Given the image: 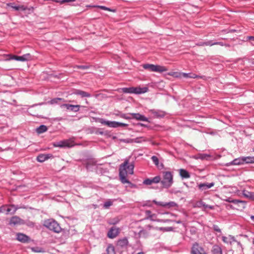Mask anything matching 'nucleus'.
Here are the masks:
<instances>
[{
  "mask_svg": "<svg viewBox=\"0 0 254 254\" xmlns=\"http://www.w3.org/2000/svg\"><path fill=\"white\" fill-rule=\"evenodd\" d=\"M133 165L132 164H129L128 160H126L123 164L120 165L119 175L122 183H130L127 177L128 175L133 174Z\"/></svg>",
  "mask_w": 254,
  "mask_h": 254,
  "instance_id": "f257e3e1",
  "label": "nucleus"
},
{
  "mask_svg": "<svg viewBox=\"0 0 254 254\" xmlns=\"http://www.w3.org/2000/svg\"><path fill=\"white\" fill-rule=\"evenodd\" d=\"M122 90L124 93H134L136 94H143L148 91L147 87H131L129 88H123Z\"/></svg>",
  "mask_w": 254,
  "mask_h": 254,
  "instance_id": "f03ea898",
  "label": "nucleus"
},
{
  "mask_svg": "<svg viewBox=\"0 0 254 254\" xmlns=\"http://www.w3.org/2000/svg\"><path fill=\"white\" fill-rule=\"evenodd\" d=\"M44 225L49 229L56 233H60L61 228L59 224L53 219H48L44 221Z\"/></svg>",
  "mask_w": 254,
  "mask_h": 254,
  "instance_id": "7ed1b4c3",
  "label": "nucleus"
},
{
  "mask_svg": "<svg viewBox=\"0 0 254 254\" xmlns=\"http://www.w3.org/2000/svg\"><path fill=\"white\" fill-rule=\"evenodd\" d=\"M164 187L168 188L173 183V175L170 172L163 173V180L161 182Z\"/></svg>",
  "mask_w": 254,
  "mask_h": 254,
  "instance_id": "20e7f679",
  "label": "nucleus"
},
{
  "mask_svg": "<svg viewBox=\"0 0 254 254\" xmlns=\"http://www.w3.org/2000/svg\"><path fill=\"white\" fill-rule=\"evenodd\" d=\"M142 66L144 69L153 72H162L168 70L165 66L153 64H144Z\"/></svg>",
  "mask_w": 254,
  "mask_h": 254,
  "instance_id": "39448f33",
  "label": "nucleus"
},
{
  "mask_svg": "<svg viewBox=\"0 0 254 254\" xmlns=\"http://www.w3.org/2000/svg\"><path fill=\"white\" fill-rule=\"evenodd\" d=\"M54 145L60 147H71L74 145V142L71 139H67L58 142Z\"/></svg>",
  "mask_w": 254,
  "mask_h": 254,
  "instance_id": "423d86ee",
  "label": "nucleus"
},
{
  "mask_svg": "<svg viewBox=\"0 0 254 254\" xmlns=\"http://www.w3.org/2000/svg\"><path fill=\"white\" fill-rule=\"evenodd\" d=\"M191 253L192 254H207L204 249L197 243H195L193 245Z\"/></svg>",
  "mask_w": 254,
  "mask_h": 254,
  "instance_id": "0eeeda50",
  "label": "nucleus"
},
{
  "mask_svg": "<svg viewBox=\"0 0 254 254\" xmlns=\"http://www.w3.org/2000/svg\"><path fill=\"white\" fill-rule=\"evenodd\" d=\"M153 202L158 206L164 207H167L168 208L171 207H174L177 205L176 203L173 201H171L169 202H163L161 201H157L155 200H153Z\"/></svg>",
  "mask_w": 254,
  "mask_h": 254,
  "instance_id": "6e6552de",
  "label": "nucleus"
},
{
  "mask_svg": "<svg viewBox=\"0 0 254 254\" xmlns=\"http://www.w3.org/2000/svg\"><path fill=\"white\" fill-rule=\"evenodd\" d=\"M120 233V229L116 227H112L108 232L107 236L111 239L116 238Z\"/></svg>",
  "mask_w": 254,
  "mask_h": 254,
  "instance_id": "1a4fd4ad",
  "label": "nucleus"
},
{
  "mask_svg": "<svg viewBox=\"0 0 254 254\" xmlns=\"http://www.w3.org/2000/svg\"><path fill=\"white\" fill-rule=\"evenodd\" d=\"M161 181V177L157 176L152 179H146L144 180L143 184L146 185H150L153 183L157 184Z\"/></svg>",
  "mask_w": 254,
  "mask_h": 254,
  "instance_id": "9d476101",
  "label": "nucleus"
},
{
  "mask_svg": "<svg viewBox=\"0 0 254 254\" xmlns=\"http://www.w3.org/2000/svg\"><path fill=\"white\" fill-rule=\"evenodd\" d=\"M62 108H65L68 110L74 111V112H78L79 110L80 106L79 105H73L68 104H64L61 106Z\"/></svg>",
  "mask_w": 254,
  "mask_h": 254,
  "instance_id": "9b49d317",
  "label": "nucleus"
},
{
  "mask_svg": "<svg viewBox=\"0 0 254 254\" xmlns=\"http://www.w3.org/2000/svg\"><path fill=\"white\" fill-rule=\"evenodd\" d=\"M16 239L22 243H27L30 240V238L28 236L20 233L16 234Z\"/></svg>",
  "mask_w": 254,
  "mask_h": 254,
  "instance_id": "f8f14e48",
  "label": "nucleus"
},
{
  "mask_svg": "<svg viewBox=\"0 0 254 254\" xmlns=\"http://www.w3.org/2000/svg\"><path fill=\"white\" fill-rule=\"evenodd\" d=\"M24 224V221L17 216L12 217L9 221L10 225H21Z\"/></svg>",
  "mask_w": 254,
  "mask_h": 254,
  "instance_id": "ddd939ff",
  "label": "nucleus"
},
{
  "mask_svg": "<svg viewBox=\"0 0 254 254\" xmlns=\"http://www.w3.org/2000/svg\"><path fill=\"white\" fill-rule=\"evenodd\" d=\"M130 115L132 116V118L135 119L137 121L148 122V119L146 117L139 113H130Z\"/></svg>",
  "mask_w": 254,
  "mask_h": 254,
  "instance_id": "4468645a",
  "label": "nucleus"
},
{
  "mask_svg": "<svg viewBox=\"0 0 254 254\" xmlns=\"http://www.w3.org/2000/svg\"><path fill=\"white\" fill-rule=\"evenodd\" d=\"M214 185V183H200L198 185V188L200 190L204 191V190H205L209 188H211V187H213Z\"/></svg>",
  "mask_w": 254,
  "mask_h": 254,
  "instance_id": "2eb2a0df",
  "label": "nucleus"
},
{
  "mask_svg": "<svg viewBox=\"0 0 254 254\" xmlns=\"http://www.w3.org/2000/svg\"><path fill=\"white\" fill-rule=\"evenodd\" d=\"M99 122L103 125H105L109 127H114V128L116 127V125L117 124L116 123V122H115V121H106L102 119H100Z\"/></svg>",
  "mask_w": 254,
  "mask_h": 254,
  "instance_id": "dca6fc26",
  "label": "nucleus"
},
{
  "mask_svg": "<svg viewBox=\"0 0 254 254\" xmlns=\"http://www.w3.org/2000/svg\"><path fill=\"white\" fill-rule=\"evenodd\" d=\"M222 240L224 243L227 244L231 245L233 242H235L236 240L235 238L229 235L228 236H223L222 237Z\"/></svg>",
  "mask_w": 254,
  "mask_h": 254,
  "instance_id": "f3484780",
  "label": "nucleus"
},
{
  "mask_svg": "<svg viewBox=\"0 0 254 254\" xmlns=\"http://www.w3.org/2000/svg\"><path fill=\"white\" fill-rule=\"evenodd\" d=\"M52 156L51 154H40L37 156V160L39 162H43Z\"/></svg>",
  "mask_w": 254,
  "mask_h": 254,
  "instance_id": "a211bd4d",
  "label": "nucleus"
},
{
  "mask_svg": "<svg viewBox=\"0 0 254 254\" xmlns=\"http://www.w3.org/2000/svg\"><path fill=\"white\" fill-rule=\"evenodd\" d=\"M243 195L247 198L254 200V192H251L247 190H243Z\"/></svg>",
  "mask_w": 254,
  "mask_h": 254,
  "instance_id": "6ab92c4d",
  "label": "nucleus"
},
{
  "mask_svg": "<svg viewBox=\"0 0 254 254\" xmlns=\"http://www.w3.org/2000/svg\"><path fill=\"white\" fill-rule=\"evenodd\" d=\"M210 156H211L208 154L199 153L194 156L193 158L195 159H200L203 160H208L210 157Z\"/></svg>",
  "mask_w": 254,
  "mask_h": 254,
  "instance_id": "aec40b11",
  "label": "nucleus"
},
{
  "mask_svg": "<svg viewBox=\"0 0 254 254\" xmlns=\"http://www.w3.org/2000/svg\"><path fill=\"white\" fill-rule=\"evenodd\" d=\"M128 240L126 238L119 240L117 242V245L121 248L126 247L128 245Z\"/></svg>",
  "mask_w": 254,
  "mask_h": 254,
  "instance_id": "412c9836",
  "label": "nucleus"
},
{
  "mask_svg": "<svg viewBox=\"0 0 254 254\" xmlns=\"http://www.w3.org/2000/svg\"><path fill=\"white\" fill-rule=\"evenodd\" d=\"M32 59L31 56L30 54H26L21 56H19L18 61L25 62L30 61Z\"/></svg>",
  "mask_w": 254,
  "mask_h": 254,
  "instance_id": "4be33fe9",
  "label": "nucleus"
},
{
  "mask_svg": "<svg viewBox=\"0 0 254 254\" xmlns=\"http://www.w3.org/2000/svg\"><path fill=\"white\" fill-rule=\"evenodd\" d=\"M211 251L213 254H222V249L218 245L213 246Z\"/></svg>",
  "mask_w": 254,
  "mask_h": 254,
  "instance_id": "5701e85b",
  "label": "nucleus"
},
{
  "mask_svg": "<svg viewBox=\"0 0 254 254\" xmlns=\"http://www.w3.org/2000/svg\"><path fill=\"white\" fill-rule=\"evenodd\" d=\"M179 174L182 178L188 179L190 177V175L189 172L183 169H181L179 170Z\"/></svg>",
  "mask_w": 254,
  "mask_h": 254,
  "instance_id": "b1692460",
  "label": "nucleus"
},
{
  "mask_svg": "<svg viewBox=\"0 0 254 254\" xmlns=\"http://www.w3.org/2000/svg\"><path fill=\"white\" fill-rule=\"evenodd\" d=\"M204 207L205 208H209L210 209H212L213 207L211 206H209L205 204L203 201H199L195 203L194 205V207L200 208L201 207Z\"/></svg>",
  "mask_w": 254,
  "mask_h": 254,
  "instance_id": "393cba45",
  "label": "nucleus"
},
{
  "mask_svg": "<svg viewBox=\"0 0 254 254\" xmlns=\"http://www.w3.org/2000/svg\"><path fill=\"white\" fill-rule=\"evenodd\" d=\"M8 5L11 6L12 8H13L15 10L23 11L26 9V8L24 5H22L16 6V5H13V3H9V4H8Z\"/></svg>",
  "mask_w": 254,
  "mask_h": 254,
  "instance_id": "a878e982",
  "label": "nucleus"
},
{
  "mask_svg": "<svg viewBox=\"0 0 254 254\" xmlns=\"http://www.w3.org/2000/svg\"><path fill=\"white\" fill-rule=\"evenodd\" d=\"M106 254H116L115 248L113 245H108L106 249Z\"/></svg>",
  "mask_w": 254,
  "mask_h": 254,
  "instance_id": "bb28decb",
  "label": "nucleus"
},
{
  "mask_svg": "<svg viewBox=\"0 0 254 254\" xmlns=\"http://www.w3.org/2000/svg\"><path fill=\"white\" fill-rule=\"evenodd\" d=\"M17 208L14 205L6 206V214L14 213L17 210Z\"/></svg>",
  "mask_w": 254,
  "mask_h": 254,
  "instance_id": "cd10ccee",
  "label": "nucleus"
},
{
  "mask_svg": "<svg viewBox=\"0 0 254 254\" xmlns=\"http://www.w3.org/2000/svg\"><path fill=\"white\" fill-rule=\"evenodd\" d=\"M74 93L76 95H80L82 97H90V94L89 93L86 92L85 91H81V90H76V91H75Z\"/></svg>",
  "mask_w": 254,
  "mask_h": 254,
  "instance_id": "c85d7f7f",
  "label": "nucleus"
},
{
  "mask_svg": "<svg viewBox=\"0 0 254 254\" xmlns=\"http://www.w3.org/2000/svg\"><path fill=\"white\" fill-rule=\"evenodd\" d=\"M244 163L243 158H237L234 159L231 163V165H238Z\"/></svg>",
  "mask_w": 254,
  "mask_h": 254,
  "instance_id": "c756f323",
  "label": "nucleus"
},
{
  "mask_svg": "<svg viewBox=\"0 0 254 254\" xmlns=\"http://www.w3.org/2000/svg\"><path fill=\"white\" fill-rule=\"evenodd\" d=\"M47 130V127L46 126L44 125H41L39 127L37 128L36 131L38 133H42L45 131H46Z\"/></svg>",
  "mask_w": 254,
  "mask_h": 254,
  "instance_id": "7c9ffc66",
  "label": "nucleus"
},
{
  "mask_svg": "<svg viewBox=\"0 0 254 254\" xmlns=\"http://www.w3.org/2000/svg\"><path fill=\"white\" fill-rule=\"evenodd\" d=\"M156 215L155 214H150L149 216V219L152 221H157L158 222H169V220H156Z\"/></svg>",
  "mask_w": 254,
  "mask_h": 254,
  "instance_id": "2f4dec72",
  "label": "nucleus"
},
{
  "mask_svg": "<svg viewBox=\"0 0 254 254\" xmlns=\"http://www.w3.org/2000/svg\"><path fill=\"white\" fill-rule=\"evenodd\" d=\"M182 77H184L185 78H195L197 77V76L193 73H182Z\"/></svg>",
  "mask_w": 254,
  "mask_h": 254,
  "instance_id": "473e14b6",
  "label": "nucleus"
},
{
  "mask_svg": "<svg viewBox=\"0 0 254 254\" xmlns=\"http://www.w3.org/2000/svg\"><path fill=\"white\" fill-rule=\"evenodd\" d=\"M182 72H171L168 73V74L175 77L181 78L182 77Z\"/></svg>",
  "mask_w": 254,
  "mask_h": 254,
  "instance_id": "72a5a7b5",
  "label": "nucleus"
},
{
  "mask_svg": "<svg viewBox=\"0 0 254 254\" xmlns=\"http://www.w3.org/2000/svg\"><path fill=\"white\" fill-rule=\"evenodd\" d=\"M244 162H246L248 163H252L254 162V157H243Z\"/></svg>",
  "mask_w": 254,
  "mask_h": 254,
  "instance_id": "f704fd0d",
  "label": "nucleus"
},
{
  "mask_svg": "<svg viewBox=\"0 0 254 254\" xmlns=\"http://www.w3.org/2000/svg\"><path fill=\"white\" fill-rule=\"evenodd\" d=\"M200 45H201V46L206 45V46H212L215 45V44H214V42H213L212 41H208L205 42L201 43L200 44Z\"/></svg>",
  "mask_w": 254,
  "mask_h": 254,
  "instance_id": "c9c22d12",
  "label": "nucleus"
},
{
  "mask_svg": "<svg viewBox=\"0 0 254 254\" xmlns=\"http://www.w3.org/2000/svg\"><path fill=\"white\" fill-rule=\"evenodd\" d=\"M157 230L162 231H170L172 230V228L171 227H156L155 228Z\"/></svg>",
  "mask_w": 254,
  "mask_h": 254,
  "instance_id": "e433bc0d",
  "label": "nucleus"
},
{
  "mask_svg": "<svg viewBox=\"0 0 254 254\" xmlns=\"http://www.w3.org/2000/svg\"><path fill=\"white\" fill-rule=\"evenodd\" d=\"M140 237H145L148 235V233L145 230H140L139 232Z\"/></svg>",
  "mask_w": 254,
  "mask_h": 254,
  "instance_id": "4c0bfd02",
  "label": "nucleus"
},
{
  "mask_svg": "<svg viewBox=\"0 0 254 254\" xmlns=\"http://www.w3.org/2000/svg\"><path fill=\"white\" fill-rule=\"evenodd\" d=\"M112 204L113 202L111 200L107 201L104 204V207L105 208H108L110 206L112 205Z\"/></svg>",
  "mask_w": 254,
  "mask_h": 254,
  "instance_id": "58836bf2",
  "label": "nucleus"
},
{
  "mask_svg": "<svg viewBox=\"0 0 254 254\" xmlns=\"http://www.w3.org/2000/svg\"><path fill=\"white\" fill-rule=\"evenodd\" d=\"M151 159L152 160V161L153 162V163L156 165H158V164H159V160H158V158L155 156H153L152 157H151Z\"/></svg>",
  "mask_w": 254,
  "mask_h": 254,
  "instance_id": "ea45409f",
  "label": "nucleus"
},
{
  "mask_svg": "<svg viewBox=\"0 0 254 254\" xmlns=\"http://www.w3.org/2000/svg\"><path fill=\"white\" fill-rule=\"evenodd\" d=\"M227 201L229 202H232L235 204H237L238 203H245V201H242V200H238V199H233L232 200H227Z\"/></svg>",
  "mask_w": 254,
  "mask_h": 254,
  "instance_id": "a19ab883",
  "label": "nucleus"
},
{
  "mask_svg": "<svg viewBox=\"0 0 254 254\" xmlns=\"http://www.w3.org/2000/svg\"><path fill=\"white\" fill-rule=\"evenodd\" d=\"M61 98H55L54 99L51 100L50 101V103L51 104H55L58 103V101L61 100Z\"/></svg>",
  "mask_w": 254,
  "mask_h": 254,
  "instance_id": "79ce46f5",
  "label": "nucleus"
},
{
  "mask_svg": "<svg viewBox=\"0 0 254 254\" xmlns=\"http://www.w3.org/2000/svg\"><path fill=\"white\" fill-rule=\"evenodd\" d=\"M119 219H117V218H116L115 220H109L108 221V223L110 224H116L117 223H118L119 222Z\"/></svg>",
  "mask_w": 254,
  "mask_h": 254,
  "instance_id": "37998d69",
  "label": "nucleus"
},
{
  "mask_svg": "<svg viewBox=\"0 0 254 254\" xmlns=\"http://www.w3.org/2000/svg\"><path fill=\"white\" fill-rule=\"evenodd\" d=\"M116 123L117 124L116 125V127H127L128 126L127 124L125 123H122L117 122H116Z\"/></svg>",
  "mask_w": 254,
  "mask_h": 254,
  "instance_id": "c03bdc74",
  "label": "nucleus"
},
{
  "mask_svg": "<svg viewBox=\"0 0 254 254\" xmlns=\"http://www.w3.org/2000/svg\"><path fill=\"white\" fill-rule=\"evenodd\" d=\"M6 205L2 206L0 207V212H2V213L5 212L6 213Z\"/></svg>",
  "mask_w": 254,
  "mask_h": 254,
  "instance_id": "a18cd8bd",
  "label": "nucleus"
},
{
  "mask_svg": "<svg viewBox=\"0 0 254 254\" xmlns=\"http://www.w3.org/2000/svg\"><path fill=\"white\" fill-rule=\"evenodd\" d=\"M76 67L78 68H81L82 69H85L88 68V66L87 65H77Z\"/></svg>",
  "mask_w": 254,
  "mask_h": 254,
  "instance_id": "49530a36",
  "label": "nucleus"
},
{
  "mask_svg": "<svg viewBox=\"0 0 254 254\" xmlns=\"http://www.w3.org/2000/svg\"><path fill=\"white\" fill-rule=\"evenodd\" d=\"M213 229L215 231H217L218 232H221V230L219 229L218 226L217 225H214L213 226Z\"/></svg>",
  "mask_w": 254,
  "mask_h": 254,
  "instance_id": "de8ad7c7",
  "label": "nucleus"
},
{
  "mask_svg": "<svg viewBox=\"0 0 254 254\" xmlns=\"http://www.w3.org/2000/svg\"><path fill=\"white\" fill-rule=\"evenodd\" d=\"M98 7L103 10L111 11L109 8L106 7L104 6H98Z\"/></svg>",
  "mask_w": 254,
  "mask_h": 254,
  "instance_id": "09e8293b",
  "label": "nucleus"
},
{
  "mask_svg": "<svg viewBox=\"0 0 254 254\" xmlns=\"http://www.w3.org/2000/svg\"><path fill=\"white\" fill-rule=\"evenodd\" d=\"M10 59L18 61V59H19V56L15 55L11 56Z\"/></svg>",
  "mask_w": 254,
  "mask_h": 254,
  "instance_id": "8fccbe9b",
  "label": "nucleus"
},
{
  "mask_svg": "<svg viewBox=\"0 0 254 254\" xmlns=\"http://www.w3.org/2000/svg\"><path fill=\"white\" fill-rule=\"evenodd\" d=\"M39 249L38 248H31V250L33 252H41V250H38Z\"/></svg>",
  "mask_w": 254,
  "mask_h": 254,
  "instance_id": "3c124183",
  "label": "nucleus"
},
{
  "mask_svg": "<svg viewBox=\"0 0 254 254\" xmlns=\"http://www.w3.org/2000/svg\"><path fill=\"white\" fill-rule=\"evenodd\" d=\"M121 117H122V118H123L126 119H131V117H128V116H127V115H125V114L122 115L121 116Z\"/></svg>",
  "mask_w": 254,
  "mask_h": 254,
  "instance_id": "603ef678",
  "label": "nucleus"
},
{
  "mask_svg": "<svg viewBox=\"0 0 254 254\" xmlns=\"http://www.w3.org/2000/svg\"><path fill=\"white\" fill-rule=\"evenodd\" d=\"M215 45H219L221 46H224L225 45L223 44L222 42H214ZM226 46H228L227 45H225Z\"/></svg>",
  "mask_w": 254,
  "mask_h": 254,
  "instance_id": "864d4df0",
  "label": "nucleus"
},
{
  "mask_svg": "<svg viewBox=\"0 0 254 254\" xmlns=\"http://www.w3.org/2000/svg\"><path fill=\"white\" fill-rule=\"evenodd\" d=\"M75 0H63L62 1V2L63 3H64V2H71V1H74Z\"/></svg>",
  "mask_w": 254,
  "mask_h": 254,
  "instance_id": "5fc2aeb1",
  "label": "nucleus"
},
{
  "mask_svg": "<svg viewBox=\"0 0 254 254\" xmlns=\"http://www.w3.org/2000/svg\"><path fill=\"white\" fill-rule=\"evenodd\" d=\"M145 213H146V215L148 216V217H149V216H150V214H152L151 213V211H149V210H147V211H146Z\"/></svg>",
  "mask_w": 254,
  "mask_h": 254,
  "instance_id": "6e6d98bb",
  "label": "nucleus"
},
{
  "mask_svg": "<svg viewBox=\"0 0 254 254\" xmlns=\"http://www.w3.org/2000/svg\"><path fill=\"white\" fill-rule=\"evenodd\" d=\"M152 228V227L151 225H147L146 226V228L148 229V230H150L151 228Z\"/></svg>",
  "mask_w": 254,
  "mask_h": 254,
  "instance_id": "4d7b16f0",
  "label": "nucleus"
},
{
  "mask_svg": "<svg viewBox=\"0 0 254 254\" xmlns=\"http://www.w3.org/2000/svg\"><path fill=\"white\" fill-rule=\"evenodd\" d=\"M28 225L30 226H33L34 224L32 222H31L29 224H28Z\"/></svg>",
  "mask_w": 254,
  "mask_h": 254,
  "instance_id": "13d9d810",
  "label": "nucleus"
},
{
  "mask_svg": "<svg viewBox=\"0 0 254 254\" xmlns=\"http://www.w3.org/2000/svg\"><path fill=\"white\" fill-rule=\"evenodd\" d=\"M154 113L155 114V116H160L161 115H159L157 114V113L156 112H154Z\"/></svg>",
  "mask_w": 254,
  "mask_h": 254,
  "instance_id": "bf43d9fd",
  "label": "nucleus"
},
{
  "mask_svg": "<svg viewBox=\"0 0 254 254\" xmlns=\"http://www.w3.org/2000/svg\"><path fill=\"white\" fill-rule=\"evenodd\" d=\"M251 218L252 220L254 221V216H252Z\"/></svg>",
  "mask_w": 254,
  "mask_h": 254,
  "instance_id": "052dcab7",
  "label": "nucleus"
},
{
  "mask_svg": "<svg viewBox=\"0 0 254 254\" xmlns=\"http://www.w3.org/2000/svg\"><path fill=\"white\" fill-rule=\"evenodd\" d=\"M250 39L251 40H254V37H250Z\"/></svg>",
  "mask_w": 254,
  "mask_h": 254,
  "instance_id": "680f3d73",
  "label": "nucleus"
},
{
  "mask_svg": "<svg viewBox=\"0 0 254 254\" xmlns=\"http://www.w3.org/2000/svg\"><path fill=\"white\" fill-rule=\"evenodd\" d=\"M137 254H143V253L140 252V253H137Z\"/></svg>",
  "mask_w": 254,
  "mask_h": 254,
  "instance_id": "e2e57ef3",
  "label": "nucleus"
},
{
  "mask_svg": "<svg viewBox=\"0 0 254 254\" xmlns=\"http://www.w3.org/2000/svg\"><path fill=\"white\" fill-rule=\"evenodd\" d=\"M177 223H181V221H177Z\"/></svg>",
  "mask_w": 254,
  "mask_h": 254,
  "instance_id": "0e129e2a",
  "label": "nucleus"
},
{
  "mask_svg": "<svg viewBox=\"0 0 254 254\" xmlns=\"http://www.w3.org/2000/svg\"><path fill=\"white\" fill-rule=\"evenodd\" d=\"M232 199H226L225 200L227 201V200H232Z\"/></svg>",
  "mask_w": 254,
  "mask_h": 254,
  "instance_id": "69168bd1",
  "label": "nucleus"
},
{
  "mask_svg": "<svg viewBox=\"0 0 254 254\" xmlns=\"http://www.w3.org/2000/svg\"><path fill=\"white\" fill-rule=\"evenodd\" d=\"M253 244H254V239H253Z\"/></svg>",
  "mask_w": 254,
  "mask_h": 254,
  "instance_id": "338daca9",
  "label": "nucleus"
},
{
  "mask_svg": "<svg viewBox=\"0 0 254 254\" xmlns=\"http://www.w3.org/2000/svg\"><path fill=\"white\" fill-rule=\"evenodd\" d=\"M253 151H254V148H253Z\"/></svg>",
  "mask_w": 254,
  "mask_h": 254,
  "instance_id": "774afa93",
  "label": "nucleus"
}]
</instances>
